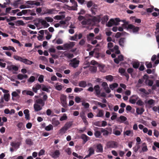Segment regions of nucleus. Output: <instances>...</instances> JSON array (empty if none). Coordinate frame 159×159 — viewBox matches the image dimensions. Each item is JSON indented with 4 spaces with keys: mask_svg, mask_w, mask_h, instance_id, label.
I'll use <instances>...</instances> for the list:
<instances>
[{
    "mask_svg": "<svg viewBox=\"0 0 159 159\" xmlns=\"http://www.w3.org/2000/svg\"><path fill=\"white\" fill-rule=\"evenodd\" d=\"M101 128L97 127H94L93 130H94V135L96 138H100L101 137Z\"/></svg>",
    "mask_w": 159,
    "mask_h": 159,
    "instance_id": "20e7f679",
    "label": "nucleus"
},
{
    "mask_svg": "<svg viewBox=\"0 0 159 159\" xmlns=\"http://www.w3.org/2000/svg\"><path fill=\"white\" fill-rule=\"evenodd\" d=\"M127 29L132 30L134 33H138L140 30L139 27L135 26L134 25L131 24H129L128 25Z\"/></svg>",
    "mask_w": 159,
    "mask_h": 159,
    "instance_id": "423d86ee",
    "label": "nucleus"
},
{
    "mask_svg": "<svg viewBox=\"0 0 159 159\" xmlns=\"http://www.w3.org/2000/svg\"><path fill=\"white\" fill-rule=\"evenodd\" d=\"M67 119V117L66 116V114H63V116H61L60 118V121H63L64 120H66Z\"/></svg>",
    "mask_w": 159,
    "mask_h": 159,
    "instance_id": "49530a36",
    "label": "nucleus"
},
{
    "mask_svg": "<svg viewBox=\"0 0 159 159\" xmlns=\"http://www.w3.org/2000/svg\"><path fill=\"white\" fill-rule=\"evenodd\" d=\"M53 129V126L51 124H49L48 126L46 127L45 129L47 131H50V130L52 129Z\"/></svg>",
    "mask_w": 159,
    "mask_h": 159,
    "instance_id": "a19ab883",
    "label": "nucleus"
},
{
    "mask_svg": "<svg viewBox=\"0 0 159 159\" xmlns=\"http://www.w3.org/2000/svg\"><path fill=\"white\" fill-rule=\"evenodd\" d=\"M10 95L9 94H5L4 95V98L6 102H8L9 100V98Z\"/></svg>",
    "mask_w": 159,
    "mask_h": 159,
    "instance_id": "a18cd8bd",
    "label": "nucleus"
},
{
    "mask_svg": "<svg viewBox=\"0 0 159 159\" xmlns=\"http://www.w3.org/2000/svg\"><path fill=\"white\" fill-rule=\"evenodd\" d=\"M42 107L36 103H35L34 105V108L35 111H38L41 110L42 109Z\"/></svg>",
    "mask_w": 159,
    "mask_h": 159,
    "instance_id": "f3484780",
    "label": "nucleus"
},
{
    "mask_svg": "<svg viewBox=\"0 0 159 159\" xmlns=\"http://www.w3.org/2000/svg\"><path fill=\"white\" fill-rule=\"evenodd\" d=\"M81 138L83 140V143L84 144L88 140L89 137L87 135L84 134H83L81 135Z\"/></svg>",
    "mask_w": 159,
    "mask_h": 159,
    "instance_id": "dca6fc26",
    "label": "nucleus"
},
{
    "mask_svg": "<svg viewBox=\"0 0 159 159\" xmlns=\"http://www.w3.org/2000/svg\"><path fill=\"white\" fill-rule=\"evenodd\" d=\"M44 76L42 75H40L38 78V81L41 83H42L43 81Z\"/></svg>",
    "mask_w": 159,
    "mask_h": 159,
    "instance_id": "bf43d9fd",
    "label": "nucleus"
},
{
    "mask_svg": "<svg viewBox=\"0 0 159 159\" xmlns=\"http://www.w3.org/2000/svg\"><path fill=\"white\" fill-rule=\"evenodd\" d=\"M29 112V111L28 109H25L24 111V113L25 116V118L27 120H29L30 119Z\"/></svg>",
    "mask_w": 159,
    "mask_h": 159,
    "instance_id": "b1692460",
    "label": "nucleus"
},
{
    "mask_svg": "<svg viewBox=\"0 0 159 159\" xmlns=\"http://www.w3.org/2000/svg\"><path fill=\"white\" fill-rule=\"evenodd\" d=\"M139 91L147 95L148 94V92H147L145 89L144 88L140 89H139Z\"/></svg>",
    "mask_w": 159,
    "mask_h": 159,
    "instance_id": "4d7b16f0",
    "label": "nucleus"
},
{
    "mask_svg": "<svg viewBox=\"0 0 159 159\" xmlns=\"http://www.w3.org/2000/svg\"><path fill=\"white\" fill-rule=\"evenodd\" d=\"M98 66L101 72H104L103 69L104 67V65L102 64H98Z\"/></svg>",
    "mask_w": 159,
    "mask_h": 159,
    "instance_id": "864d4df0",
    "label": "nucleus"
},
{
    "mask_svg": "<svg viewBox=\"0 0 159 159\" xmlns=\"http://www.w3.org/2000/svg\"><path fill=\"white\" fill-rule=\"evenodd\" d=\"M140 148V146L139 145V143L136 144L135 147L133 148V150L134 152L135 153H136Z\"/></svg>",
    "mask_w": 159,
    "mask_h": 159,
    "instance_id": "7c9ffc66",
    "label": "nucleus"
},
{
    "mask_svg": "<svg viewBox=\"0 0 159 159\" xmlns=\"http://www.w3.org/2000/svg\"><path fill=\"white\" fill-rule=\"evenodd\" d=\"M78 34H75L73 36H71L70 37V40H71L77 41V37Z\"/></svg>",
    "mask_w": 159,
    "mask_h": 159,
    "instance_id": "37998d69",
    "label": "nucleus"
},
{
    "mask_svg": "<svg viewBox=\"0 0 159 159\" xmlns=\"http://www.w3.org/2000/svg\"><path fill=\"white\" fill-rule=\"evenodd\" d=\"M123 34L122 33L119 32H118L115 35V37L116 38H118L120 37V36H121Z\"/></svg>",
    "mask_w": 159,
    "mask_h": 159,
    "instance_id": "774afa93",
    "label": "nucleus"
},
{
    "mask_svg": "<svg viewBox=\"0 0 159 159\" xmlns=\"http://www.w3.org/2000/svg\"><path fill=\"white\" fill-rule=\"evenodd\" d=\"M42 90L43 91H46L48 93H49L50 92V90L48 89L43 84H42Z\"/></svg>",
    "mask_w": 159,
    "mask_h": 159,
    "instance_id": "58836bf2",
    "label": "nucleus"
},
{
    "mask_svg": "<svg viewBox=\"0 0 159 159\" xmlns=\"http://www.w3.org/2000/svg\"><path fill=\"white\" fill-rule=\"evenodd\" d=\"M73 125V121H69L67 122L64 125V127L68 130Z\"/></svg>",
    "mask_w": 159,
    "mask_h": 159,
    "instance_id": "5701e85b",
    "label": "nucleus"
},
{
    "mask_svg": "<svg viewBox=\"0 0 159 159\" xmlns=\"http://www.w3.org/2000/svg\"><path fill=\"white\" fill-rule=\"evenodd\" d=\"M125 42L126 38L125 37H121L120 38L118 41L119 44L122 48H123L124 47Z\"/></svg>",
    "mask_w": 159,
    "mask_h": 159,
    "instance_id": "6e6552de",
    "label": "nucleus"
},
{
    "mask_svg": "<svg viewBox=\"0 0 159 159\" xmlns=\"http://www.w3.org/2000/svg\"><path fill=\"white\" fill-rule=\"evenodd\" d=\"M66 96L62 94L60 97V100L62 104V106L64 107H67L66 102Z\"/></svg>",
    "mask_w": 159,
    "mask_h": 159,
    "instance_id": "0eeeda50",
    "label": "nucleus"
},
{
    "mask_svg": "<svg viewBox=\"0 0 159 159\" xmlns=\"http://www.w3.org/2000/svg\"><path fill=\"white\" fill-rule=\"evenodd\" d=\"M64 18L63 16L57 15L54 17V18L55 20H60Z\"/></svg>",
    "mask_w": 159,
    "mask_h": 159,
    "instance_id": "c03bdc74",
    "label": "nucleus"
},
{
    "mask_svg": "<svg viewBox=\"0 0 159 159\" xmlns=\"http://www.w3.org/2000/svg\"><path fill=\"white\" fill-rule=\"evenodd\" d=\"M52 124L53 125L54 127L57 126L60 124L59 121L56 118H53L51 121Z\"/></svg>",
    "mask_w": 159,
    "mask_h": 159,
    "instance_id": "4468645a",
    "label": "nucleus"
},
{
    "mask_svg": "<svg viewBox=\"0 0 159 159\" xmlns=\"http://www.w3.org/2000/svg\"><path fill=\"white\" fill-rule=\"evenodd\" d=\"M35 80V77L33 76H31L28 80L29 82L32 83Z\"/></svg>",
    "mask_w": 159,
    "mask_h": 159,
    "instance_id": "8fccbe9b",
    "label": "nucleus"
},
{
    "mask_svg": "<svg viewBox=\"0 0 159 159\" xmlns=\"http://www.w3.org/2000/svg\"><path fill=\"white\" fill-rule=\"evenodd\" d=\"M83 90V89L82 88L76 87L75 88L74 91L75 93H78L81 91Z\"/></svg>",
    "mask_w": 159,
    "mask_h": 159,
    "instance_id": "603ef678",
    "label": "nucleus"
},
{
    "mask_svg": "<svg viewBox=\"0 0 159 159\" xmlns=\"http://www.w3.org/2000/svg\"><path fill=\"white\" fill-rule=\"evenodd\" d=\"M101 133H103V135L104 136H107L109 134L108 131L105 130V129L101 128Z\"/></svg>",
    "mask_w": 159,
    "mask_h": 159,
    "instance_id": "473e14b6",
    "label": "nucleus"
},
{
    "mask_svg": "<svg viewBox=\"0 0 159 159\" xmlns=\"http://www.w3.org/2000/svg\"><path fill=\"white\" fill-rule=\"evenodd\" d=\"M88 151L89 152V154L86 155L84 159H85L86 158L89 157L92 155L94 153V150L93 149V147L89 148L88 150Z\"/></svg>",
    "mask_w": 159,
    "mask_h": 159,
    "instance_id": "ddd939ff",
    "label": "nucleus"
},
{
    "mask_svg": "<svg viewBox=\"0 0 159 159\" xmlns=\"http://www.w3.org/2000/svg\"><path fill=\"white\" fill-rule=\"evenodd\" d=\"M75 44L74 42H70L69 43H66L64 44V47L65 50H67L73 48Z\"/></svg>",
    "mask_w": 159,
    "mask_h": 159,
    "instance_id": "1a4fd4ad",
    "label": "nucleus"
},
{
    "mask_svg": "<svg viewBox=\"0 0 159 159\" xmlns=\"http://www.w3.org/2000/svg\"><path fill=\"white\" fill-rule=\"evenodd\" d=\"M94 89L95 91V95L98 97H99L101 93L99 86L98 85H95L94 87Z\"/></svg>",
    "mask_w": 159,
    "mask_h": 159,
    "instance_id": "9d476101",
    "label": "nucleus"
},
{
    "mask_svg": "<svg viewBox=\"0 0 159 159\" xmlns=\"http://www.w3.org/2000/svg\"><path fill=\"white\" fill-rule=\"evenodd\" d=\"M119 71L121 74H124L125 72V70L122 68L119 69Z\"/></svg>",
    "mask_w": 159,
    "mask_h": 159,
    "instance_id": "69168bd1",
    "label": "nucleus"
},
{
    "mask_svg": "<svg viewBox=\"0 0 159 159\" xmlns=\"http://www.w3.org/2000/svg\"><path fill=\"white\" fill-rule=\"evenodd\" d=\"M136 103L137 105L139 106H142L144 105L143 102L140 99L138 100Z\"/></svg>",
    "mask_w": 159,
    "mask_h": 159,
    "instance_id": "3c124183",
    "label": "nucleus"
},
{
    "mask_svg": "<svg viewBox=\"0 0 159 159\" xmlns=\"http://www.w3.org/2000/svg\"><path fill=\"white\" fill-rule=\"evenodd\" d=\"M148 150L146 144L144 143L142 144V150L140 151V153H141L142 152H146Z\"/></svg>",
    "mask_w": 159,
    "mask_h": 159,
    "instance_id": "412c9836",
    "label": "nucleus"
},
{
    "mask_svg": "<svg viewBox=\"0 0 159 159\" xmlns=\"http://www.w3.org/2000/svg\"><path fill=\"white\" fill-rule=\"evenodd\" d=\"M42 84H35V86H33L32 88L33 91L35 93L37 92V90L42 89Z\"/></svg>",
    "mask_w": 159,
    "mask_h": 159,
    "instance_id": "9b49d317",
    "label": "nucleus"
},
{
    "mask_svg": "<svg viewBox=\"0 0 159 159\" xmlns=\"http://www.w3.org/2000/svg\"><path fill=\"white\" fill-rule=\"evenodd\" d=\"M38 22L39 23H41V24L44 26L47 23L46 21L42 19H39L38 20Z\"/></svg>",
    "mask_w": 159,
    "mask_h": 159,
    "instance_id": "09e8293b",
    "label": "nucleus"
},
{
    "mask_svg": "<svg viewBox=\"0 0 159 159\" xmlns=\"http://www.w3.org/2000/svg\"><path fill=\"white\" fill-rule=\"evenodd\" d=\"M120 21V19L118 18H115V20L111 19L109 21L107 25L108 27H111L113 25H118L119 24V22Z\"/></svg>",
    "mask_w": 159,
    "mask_h": 159,
    "instance_id": "f03ea898",
    "label": "nucleus"
},
{
    "mask_svg": "<svg viewBox=\"0 0 159 159\" xmlns=\"http://www.w3.org/2000/svg\"><path fill=\"white\" fill-rule=\"evenodd\" d=\"M85 41L84 39H82L79 42V44L80 46H83L84 44Z\"/></svg>",
    "mask_w": 159,
    "mask_h": 159,
    "instance_id": "680f3d73",
    "label": "nucleus"
},
{
    "mask_svg": "<svg viewBox=\"0 0 159 159\" xmlns=\"http://www.w3.org/2000/svg\"><path fill=\"white\" fill-rule=\"evenodd\" d=\"M89 70L91 73H94L97 71V68L96 66H90L89 67Z\"/></svg>",
    "mask_w": 159,
    "mask_h": 159,
    "instance_id": "c85d7f7f",
    "label": "nucleus"
},
{
    "mask_svg": "<svg viewBox=\"0 0 159 159\" xmlns=\"http://www.w3.org/2000/svg\"><path fill=\"white\" fill-rule=\"evenodd\" d=\"M107 148H116L118 147V144L117 142L114 141H111L108 142L106 144Z\"/></svg>",
    "mask_w": 159,
    "mask_h": 159,
    "instance_id": "39448f33",
    "label": "nucleus"
},
{
    "mask_svg": "<svg viewBox=\"0 0 159 159\" xmlns=\"http://www.w3.org/2000/svg\"><path fill=\"white\" fill-rule=\"evenodd\" d=\"M87 82L85 81H81L79 82V86L82 88H85L87 86Z\"/></svg>",
    "mask_w": 159,
    "mask_h": 159,
    "instance_id": "4be33fe9",
    "label": "nucleus"
},
{
    "mask_svg": "<svg viewBox=\"0 0 159 159\" xmlns=\"http://www.w3.org/2000/svg\"><path fill=\"white\" fill-rule=\"evenodd\" d=\"M55 11V10L53 9H47L45 12V14H52L53 13V12Z\"/></svg>",
    "mask_w": 159,
    "mask_h": 159,
    "instance_id": "f704fd0d",
    "label": "nucleus"
},
{
    "mask_svg": "<svg viewBox=\"0 0 159 159\" xmlns=\"http://www.w3.org/2000/svg\"><path fill=\"white\" fill-rule=\"evenodd\" d=\"M60 155V152L58 150H55L54 153L52 155V157L54 158H57L59 157Z\"/></svg>",
    "mask_w": 159,
    "mask_h": 159,
    "instance_id": "aec40b11",
    "label": "nucleus"
},
{
    "mask_svg": "<svg viewBox=\"0 0 159 159\" xmlns=\"http://www.w3.org/2000/svg\"><path fill=\"white\" fill-rule=\"evenodd\" d=\"M96 151L97 152L102 153L103 152V146L101 143L97 145Z\"/></svg>",
    "mask_w": 159,
    "mask_h": 159,
    "instance_id": "2eb2a0df",
    "label": "nucleus"
},
{
    "mask_svg": "<svg viewBox=\"0 0 159 159\" xmlns=\"http://www.w3.org/2000/svg\"><path fill=\"white\" fill-rule=\"evenodd\" d=\"M147 67L148 68H151L152 67V64L151 62L147 61L145 63Z\"/></svg>",
    "mask_w": 159,
    "mask_h": 159,
    "instance_id": "de8ad7c7",
    "label": "nucleus"
},
{
    "mask_svg": "<svg viewBox=\"0 0 159 159\" xmlns=\"http://www.w3.org/2000/svg\"><path fill=\"white\" fill-rule=\"evenodd\" d=\"M93 125L98 127H101V122L99 121L94 122L93 124Z\"/></svg>",
    "mask_w": 159,
    "mask_h": 159,
    "instance_id": "0e129e2a",
    "label": "nucleus"
},
{
    "mask_svg": "<svg viewBox=\"0 0 159 159\" xmlns=\"http://www.w3.org/2000/svg\"><path fill=\"white\" fill-rule=\"evenodd\" d=\"M7 68L9 71L13 70L15 71H17L18 70V67L14 65L8 66Z\"/></svg>",
    "mask_w": 159,
    "mask_h": 159,
    "instance_id": "f8f14e48",
    "label": "nucleus"
},
{
    "mask_svg": "<svg viewBox=\"0 0 159 159\" xmlns=\"http://www.w3.org/2000/svg\"><path fill=\"white\" fill-rule=\"evenodd\" d=\"M20 1V0H17L14 2L13 4H11V5H13L14 6L17 7L18 4H19V2Z\"/></svg>",
    "mask_w": 159,
    "mask_h": 159,
    "instance_id": "5fc2aeb1",
    "label": "nucleus"
},
{
    "mask_svg": "<svg viewBox=\"0 0 159 159\" xmlns=\"http://www.w3.org/2000/svg\"><path fill=\"white\" fill-rule=\"evenodd\" d=\"M45 19L48 22H52L53 21V19L49 17H45Z\"/></svg>",
    "mask_w": 159,
    "mask_h": 159,
    "instance_id": "6e6d98bb",
    "label": "nucleus"
},
{
    "mask_svg": "<svg viewBox=\"0 0 159 159\" xmlns=\"http://www.w3.org/2000/svg\"><path fill=\"white\" fill-rule=\"evenodd\" d=\"M105 78L107 80L110 81H112L113 79V76L110 75L106 76Z\"/></svg>",
    "mask_w": 159,
    "mask_h": 159,
    "instance_id": "ea45409f",
    "label": "nucleus"
},
{
    "mask_svg": "<svg viewBox=\"0 0 159 159\" xmlns=\"http://www.w3.org/2000/svg\"><path fill=\"white\" fill-rule=\"evenodd\" d=\"M118 85L116 83H113L109 85L110 88L112 90H113L115 88L118 87Z\"/></svg>",
    "mask_w": 159,
    "mask_h": 159,
    "instance_id": "2f4dec72",
    "label": "nucleus"
},
{
    "mask_svg": "<svg viewBox=\"0 0 159 159\" xmlns=\"http://www.w3.org/2000/svg\"><path fill=\"white\" fill-rule=\"evenodd\" d=\"M26 143L27 144L32 145L33 144V142L30 139H27L26 140Z\"/></svg>",
    "mask_w": 159,
    "mask_h": 159,
    "instance_id": "13d9d810",
    "label": "nucleus"
},
{
    "mask_svg": "<svg viewBox=\"0 0 159 159\" xmlns=\"http://www.w3.org/2000/svg\"><path fill=\"white\" fill-rule=\"evenodd\" d=\"M70 61L69 65L74 68L78 67L80 62V61L78 60L76 58L70 60Z\"/></svg>",
    "mask_w": 159,
    "mask_h": 159,
    "instance_id": "7ed1b4c3",
    "label": "nucleus"
},
{
    "mask_svg": "<svg viewBox=\"0 0 159 159\" xmlns=\"http://www.w3.org/2000/svg\"><path fill=\"white\" fill-rule=\"evenodd\" d=\"M124 134H126L127 136H132L133 135V131L130 130H126L124 132Z\"/></svg>",
    "mask_w": 159,
    "mask_h": 159,
    "instance_id": "e433bc0d",
    "label": "nucleus"
},
{
    "mask_svg": "<svg viewBox=\"0 0 159 159\" xmlns=\"http://www.w3.org/2000/svg\"><path fill=\"white\" fill-rule=\"evenodd\" d=\"M70 2L73 5V6L71 7L72 9L74 10H77V7L78 6L77 2L75 0H70Z\"/></svg>",
    "mask_w": 159,
    "mask_h": 159,
    "instance_id": "a211bd4d",
    "label": "nucleus"
},
{
    "mask_svg": "<svg viewBox=\"0 0 159 159\" xmlns=\"http://www.w3.org/2000/svg\"><path fill=\"white\" fill-rule=\"evenodd\" d=\"M127 120V118L125 116H121L119 117V119H117V120L120 123H123Z\"/></svg>",
    "mask_w": 159,
    "mask_h": 159,
    "instance_id": "393cba45",
    "label": "nucleus"
},
{
    "mask_svg": "<svg viewBox=\"0 0 159 159\" xmlns=\"http://www.w3.org/2000/svg\"><path fill=\"white\" fill-rule=\"evenodd\" d=\"M154 135L157 138H158L159 136V131L156 129H154Z\"/></svg>",
    "mask_w": 159,
    "mask_h": 159,
    "instance_id": "e2e57ef3",
    "label": "nucleus"
},
{
    "mask_svg": "<svg viewBox=\"0 0 159 159\" xmlns=\"http://www.w3.org/2000/svg\"><path fill=\"white\" fill-rule=\"evenodd\" d=\"M22 93L23 95L26 94L27 95H29L31 96H33L34 95V93L31 91L28 90H24L22 92Z\"/></svg>",
    "mask_w": 159,
    "mask_h": 159,
    "instance_id": "6ab92c4d",
    "label": "nucleus"
},
{
    "mask_svg": "<svg viewBox=\"0 0 159 159\" xmlns=\"http://www.w3.org/2000/svg\"><path fill=\"white\" fill-rule=\"evenodd\" d=\"M63 87V86L61 84H56V86H55V89L58 91L61 90Z\"/></svg>",
    "mask_w": 159,
    "mask_h": 159,
    "instance_id": "4c0bfd02",
    "label": "nucleus"
},
{
    "mask_svg": "<svg viewBox=\"0 0 159 159\" xmlns=\"http://www.w3.org/2000/svg\"><path fill=\"white\" fill-rule=\"evenodd\" d=\"M136 96L135 95H133L130 98L129 100V102L130 103H131L132 104H134L135 103L136 100L137 99V98H136V99H132L131 98L133 97H136Z\"/></svg>",
    "mask_w": 159,
    "mask_h": 159,
    "instance_id": "c9c22d12",
    "label": "nucleus"
},
{
    "mask_svg": "<svg viewBox=\"0 0 159 159\" xmlns=\"http://www.w3.org/2000/svg\"><path fill=\"white\" fill-rule=\"evenodd\" d=\"M13 58L16 60L20 61L26 64L30 65L33 63L32 61L26 58H23L22 57L17 55L14 56Z\"/></svg>",
    "mask_w": 159,
    "mask_h": 159,
    "instance_id": "f257e3e1",
    "label": "nucleus"
},
{
    "mask_svg": "<svg viewBox=\"0 0 159 159\" xmlns=\"http://www.w3.org/2000/svg\"><path fill=\"white\" fill-rule=\"evenodd\" d=\"M144 111V109L143 108H138L136 109V112L138 114L141 115Z\"/></svg>",
    "mask_w": 159,
    "mask_h": 159,
    "instance_id": "bb28decb",
    "label": "nucleus"
},
{
    "mask_svg": "<svg viewBox=\"0 0 159 159\" xmlns=\"http://www.w3.org/2000/svg\"><path fill=\"white\" fill-rule=\"evenodd\" d=\"M27 77L28 76L26 74L22 75L21 74H19L17 75L18 79L20 80H22L24 78H27Z\"/></svg>",
    "mask_w": 159,
    "mask_h": 159,
    "instance_id": "cd10ccee",
    "label": "nucleus"
},
{
    "mask_svg": "<svg viewBox=\"0 0 159 159\" xmlns=\"http://www.w3.org/2000/svg\"><path fill=\"white\" fill-rule=\"evenodd\" d=\"M108 16L107 15L104 16L102 18V20L104 22H106L108 20Z\"/></svg>",
    "mask_w": 159,
    "mask_h": 159,
    "instance_id": "338daca9",
    "label": "nucleus"
},
{
    "mask_svg": "<svg viewBox=\"0 0 159 159\" xmlns=\"http://www.w3.org/2000/svg\"><path fill=\"white\" fill-rule=\"evenodd\" d=\"M67 130L63 126L59 131V134H63L65 133Z\"/></svg>",
    "mask_w": 159,
    "mask_h": 159,
    "instance_id": "c756f323",
    "label": "nucleus"
},
{
    "mask_svg": "<svg viewBox=\"0 0 159 159\" xmlns=\"http://www.w3.org/2000/svg\"><path fill=\"white\" fill-rule=\"evenodd\" d=\"M97 104L98 105H99L101 106L102 108H104L105 107L107 106L105 104H102L100 102H97Z\"/></svg>",
    "mask_w": 159,
    "mask_h": 159,
    "instance_id": "052dcab7",
    "label": "nucleus"
},
{
    "mask_svg": "<svg viewBox=\"0 0 159 159\" xmlns=\"http://www.w3.org/2000/svg\"><path fill=\"white\" fill-rule=\"evenodd\" d=\"M36 104H41L42 107H43L45 104L44 101L41 99H37L36 101Z\"/></svg>",
    "mask_w": 159,
    "mask_h": 159,
    "instance_id": "a878e982",
    "label": "nucleus"
},
{
    "mask_svg": "<svg viewBox=\"0 0 159 159\" xmlns=\"http://www.w3.org/2000/svg\"><path fill=\"white\" fill-rule=\"evenodd\" d=\"M104 115L103 111L102 110L99 111L97 115L96 116L98 117H102Z\"/></svg>",
    "mask_w": 159,
    "mask_h": 159,
    "instance_id": "79ce46f5",
    "label": "nucleus"
},
{
    "mask_svg": "<svg viewBox=\"0 0 159 159\" xmlns=\"http://www.w3.org/2000/svg\"><path fill=\"white\" fill-rule=\"evenodd\" d=\"M140 65L139 62H134L133 63L132 65L133 67L135 69H137L139 68Z\"/></svg>",
    "mask_w": 159,
    "mask_h": 159,
    "instance_id": "72a5a7b5",
    "label": "nucleus"
}]
</instances>
